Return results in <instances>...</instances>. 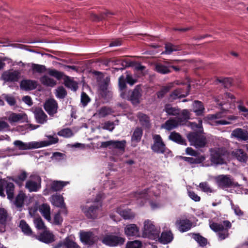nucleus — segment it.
Here are the masks:
<instances>
[{"mask_svg":"<svg viewBox=\"0 0 248 248\" xmlns=\"http://www.w3.org/2000/svg\"><path fill=\"white\" fill-rule=\"evenodd\" d=\"M190 125L193 132L187 135V138L190 142V145L196 148H202L207 143L206 139L202 133L203 131L202 125Z\"/></svg>","mask_w":248,"mask_h":248,"instance_id":"obj_1","label":"nucleus"},{"mask_svg":"<svg viewBox=\"0 0 248 248\" xmlns=\"http://www.w3.org/2000/svg\"><path fill=\"white\" fill-rule=\"evenodd\" d=\"M46 136L49 139L48 140L25 143L21 140H17L14 141V144L17 147L19 150H24L46 147L58 142L59 139L57 136L54 137L51 135H46Z\"/></svg>","mask_w":248,"mask_h":248,"instance_id":"obj_2","label":"nucleus"},{"mask_svg":"<svg viewBox=\"0 0 248 248\" xmlns=\"http://www.w3.org/2000/svg\"><path fill=\"white\" fill-rule=\"evenodd\" d=\"M209 226L216 233L218 240L222 241L229 237L228 230L231 228L232 224L228 220H225L221 223L210 221Z\"/></svg>","mask_w":248,"mask_h":248,"instance_id":"obj_3","label":"nucleus"},{"mask_svg":"<svg viewBox=\"0 0 248 248\" xmlns=\"http://www.w3.org/2000/svg\"><path fill=\"white\" fill-rule=\"evenodd\" d=\"M121 97L131 102L133 105H138L140 102L142 89L140 85H137L133 90L126 92H122Z\"/></svg>","mask_w":248,"mask_h":248,"instance_id":"obj_4","label":"nucleus"},{"mask_svg":"<svg viewBox=\"0 0 248 248\" xmlns=\"http://www.w3.org/2000/svg\"><path fill=\"white\" fill-rule=\"evenodd\" d=\"M159 229L155 226L153 221L147 219L144 222L142 235L144 237L155 239L159 237Z\"/></svg>","mask_w":248,"mask_h":248,"instance_id":"obj_5","label":"nucleus"},{"mask_svg":"<svg viewBox=\"0 0 248 248\" xmlns=\"http://www.w3.org/2000/svg\"><path fill=\"white\" fill-rule=\"evenodd\" d=\"M228 153L223 148H215L211 150V161L215 164H223L228 158Z\"/></svg>","mask_w":248,"mask_h":248,"instance_id":"obj_6","label":"nucleus"},{"mask_svg":"<svg viewBox=\"0 0 248 248\" xmlns=\"http://www.w3.org/2000/svg\"><path fill=\"white\" fill-rule=\"evenodd\" d=\"M101 198L102 194H99L97 195L94 201L95 202L98 203V205H93L90 207H87L86 206L82 207V211L88 218L94 219L98 217V214L100 211L99 208L101 206V204L99 202Z\"/></svg>","mask_w":248,"mask_h":248,"instance_id":"obj_7","label":"nucleus"},{"mask_svg":"<svg viewBox=\"0 0 248 248\" xmlns=\"http://www.w3.org/2000/svg\"><path fill=\"white\" fill-rule=\"evenodd\" d=\"M153 139L154 143L151 146V149L154 152L165 154L170 153V151L166 147V145L159 135H154Z\"/></svg>","mask_w":248,"mask_h":248,"instance_id":"obj_8","label":"nucleus"},{"mask_svg":"<svg viewBox=\"0 0 248 248\" xmlns=\"http://www.w3.org/2000/svg\"><path fill=\"white\" fill-rule=\"evenodd\" d=\"M178 113L174 118L169 119L164 124H179L181 123H186L190 119L191 114L186 109L181 110L180 108Z\"/></svg>","mask_w":248,"mask_h":248,"instance_id":"obj_9","label":"nucleus"},{"mask_svg":"<svg viewBox=\"0 0 248 248\" xmlns=\"http://www.w3.org/2000/svg\"><path fill=\"white\" fill-rule=\"evenodd\" d=\"M6 188L7 198L12 200L14 198L15 186L12 183L7 182L3 179L0 180V196L4 197V188Z\"/></svg>","mask_w":248,"mask_h":248,"instance_id":"obj_10","label":"nucleus"},{"mask_svg":"<svg viewBox=\"0 0 248 248\" xmlns=\"http://www.w3.org/2000/svg\"><path fill=\"white\" fill-rule=\"evenodd\" d=\"M41 178L37 175H31L26 182L25 187L31 192H36L41 188Z\"/></svg>","mask_w":248,"mask_h":248,"instance_id":"obj_11","label":"nucleus"},{"mask_svg":"<svg viewBox=\"0 0 248 248\" xmlns=\"http://www.w3.org/2000/svg\"><path fill=\"white\" fill-rule=\"evenodd\" d=\"M124 241V238L114 235H106L102 240L103 244L111 247L122 245Z\"/></svg>","mask_w":248,"mask_h":248,"instance_id":"obj_12","label":"nucleus"},{"mask_svg":"<svg viewBox=\"0 0 248 248\" xmlns=\"http://www.w3.org/2000/svg\"><path fill=\"white\" fill-rule=\"evenodd\" d=\"M80 239L85 245L92 246L98 240V236L93 232H80Z\"/></svg>","mask_w":248,"mask_h":248,"instance_id":"obj_13","label":"nucleus"},{"mask_svg":"<svg viewBox=\"0 0 248 248\" xmlns=\"http://www.w3.org/2000/svg\"><path fill=\"white\" fill-rule=\"evenodd\" d=\"M216 181L218 185L223 188L239 186L237 182H233L230 177L227 175L218 176L217 177Z\"/></svg>","mask_w":248,"mask_h":248,"instance_id":"obj_14","label":"nucleus"},{"mask_svg":"<svg viewBox=\"0 0 248 248\" xmlns=\"http://www.w3.org/2000/svg\"><path fill=\"white\" fill-rule=\"evenodd\" d=\"M10 123H28V116L24 113H15L11 112L6 119Z\"/></svg>","mask_w":248,"mask_h":248,"instance_id":"obj_15","label":"nucleus"},{"mask_svg":"<svg viewBox=\"0 0 248 248\" xmlns=\"http://www.w3.org/2000/svg\"><path fill=\"white\" fill-rule=\"evenodd\" d=\"M44 107L49 115L53 116L57 112L58 106L57 101L54 99H51L45 102Z\"/></svg>","mask_w":248,"mask_h":248,"instance_id":"obj_16","label":"nucleus"},{"mask_svg":"<svg viewBox=\"0 0 248 248\" xmlns=\"http://www.w3.org/2000/svg\"><path fill=\"white\" fill-rule=\"evenodd\" d=\"M36 239L46 244L50 243L54 241V235L49 231L45 229L44 231L38 235H35Z\"/></svg>","mask_w":248,"mask_h":248,"instance_id":"obj_17","label":"nucleus"},{"mask_svg":"<svg viewBox=\"0 0 248 248\" xmlns=\"http://www.w3.org/2000/svg\"><path fill=\"white\" fill-rule=\"evenodd\" d=\"M175 224L180 232H183L188 231L192 227V222L187 219H178L176 221Z\"/></svg>","mask_w":248,"mask_h":248,"instance_id":"obj_18","label":"nucleus"},{"mask_svg":"<svg viewBox=\"0 0 248 248\" xmlns=\"http://www.w3.org/2000/svg\"><path fill=\"white\" fill-rule=\"evenodd\" d=\"M37 82L31 79H23L20 83L21 89L24 91H31L35 89L37 87Z\"/></svg>","mask_w":248,"mask_h":248,"instance_id":"obj_19","label":"nucleus"},{"mask_svg":"<svg viewBox=\"0 0 248 248\" xmlns=\"http://www.w3.org/2000/svg\"><path fill=\"white\" fill-rule=\"evenodd\" d=\"M11 220V217L8 215L6 210L0 208V229L3 232V228L8 225Z\"/></svg>","mask_w":248,"mask_h":248,"instance_id":"obj_20","label":"nucleus"},{"mask_svg":"<svg viewBox=\"0 0 248 248\" xmlns=\"http://www.w3.org/2000/svg\"><path fill=\"white\" fill-rule=\"evenodd\" d=\"M139 228L135 224H127L124 228V234L127 236H139Z\"/></svg>","mask_w":248,"mask_h":248,"instance_id":"obj_21","label":"nucleus"},{"mask_svg":"<svg viewBox=\"0 0 248 248\" xmlns=\"http://www.w3.org/2000/svg\"><path fill=\"white\" fill-rule=\"evenodd\" d=\"M232 156L236 159L239 162L242 163H246L248 156L247 153L242 149H235L232 152Z\"/></svg>","mask_w":248,"mask_h":248,"instance_id":"obj_22","label":"nucleus"},{"mask_svg":"<svg viewBox=\"0 0 248 248\" xmlns=\"http://www.w3.org/2000/svg\"><path fill=\"white\" fill-rule=\"evenodd\" d=\"M33 113L37 123L43 124L46 122L47 116L41 108H35L34 109Z\"/></svg>","mask_w":248,"mask_h":248,"instance_id":"obj_23","label":"nucleus"},{"mask_svg":"<svg viewBox=\"0 0 248 248\" xmlns=\"http://www.w3.org/2000/svg\"><path fill=\"white\" fill-rule=\"evenodd\" d=\"M19 77V73L16 71L12 72L6 71L2 74V79L5 82H16Z\"/></svg>","mask_w":248,"mask_h":248,"instance_id":"obj_24","label":"nucleus"},{"mask_svg":"<svg viewBox=\"0 0 248 248\" xmlns=\"http://www.w3.org/2000/svg\"><path fill=\"white\" fill-rule=\"evenodd\" d=\"M224 98L225 99L230 98L232 100H233L235 99V97L233 94L230 93H226L223 94H220L215 98V101L217 105L221 107V109L222 110H227L228 108H225L223 107V106H224L226 102V101L224 100Z\"/></svg>","mask_w":248,"mask_h":248,"instance_id":"obj_25","label":"nucleus"},{"mask_svg":"<svg viewBox=\"0 0 248 248\" xmlns=\"http://www.w3.org/2000/svg\"><path fill=\"white\" fill-rule=\"evenodd\" d=\"M179 109L178 107H173L171 104L166 103L164 106L163 111L165 112L167 115L176 116L179 114Z\"/></svg>","mask_w":248,"mask_h":248,"instance_id":"obj_26","label":"nucleus"},{"mask_svg":"<svg viewBox=\"0 0 248 248\" xmlns=\"http://www.w3.org/2000/svg\"><path fill=\"white\" fill-rule=\"evenodd\" d=\"M114 13L108 12L105 11L100 13L99 16H98L94 14H91L90 16V18L94 21H99L102 20H106L108 19L109 17H110L112 15H113Z\"/></svg>","mask_w":248,"mask_h":248,"instance_id":"obj_27","label":"nucleus"},{"mask_svg":"<svg viewBox=\"0 0 248 248\" xmlns=\"http://www.w3.org/2000/svg\"><path fill=\"white\" fill-rule=\"evenodd\" d=\"M231 136L240 140H248V133L240 128L234 130L232 132Z\"/></svg>","mask_w":248,"mask_h":248,"instance_id":"obj_28","label":"nucleus"},{"mask_svg":"<svg viewBox=\"0 0 248 248\" xmlns=\"http://www.w3.org/2000/svg\"><path fill=\"white\" fill-rule=\"evenodd\" d=\"M39 210L42 216L48 221H50V208L47 204H42L39 206Z\"/></svg>","mask_w":248,"mask_h":248,"instance_id":"obj_29","label":"nucleus"},{"mask_svg":"<svg viewBox=\"0 0 248 248\" xmlns=\"http://www.w3.org/2000/svg\"><path fill=\"white\" fill-rule=\"evenodd\" d=\"M117 212L125 219H132L135 217V214L129 209H123L120 208L117 209Z\"/></svg>","mask_w":248,"mask_h":248,"instance_id":"obj_30","label":"nucleus"},{"mask_svg":"<svg viewBox=\"0 0 248 248\" xmlns=\"http://www.w3.org/2000/svg\"><path fill=\"white\" fill-rule=\"evenodd\" d=\"M155 70L162 74H167L171 72V70H170L169 69L168 61H165L164 64H157L155 66Z\"/></svg>","mask_w":248,"mask_h":248,"instance_id":"obj_31","label":"nucleus"},{"mask_svg":"<svg viewBox=\"0 0 248 248\" xmlns=\"http://www.w3.org/2000/svg\"><path fill=\"white\" fill-rule=\"evenodd\" d=\"M173 238L172 233L170 232H164L161 233L159 241L162 244H167L170 243Z\"/></svg>","mask_w":248,"mask_h":248,"instance_id":"obj_32","label":"nucleus"},{"mask_svg":"<svg viewBox=\"0 0 248 248\" xmlns=\"http://www.w3.org/2000/svg\"><path fill=\"white\" fill-rule=\"evenodd\" d=\"M38 125H19L16 127V130L21 134L24 135L29 131L37 128Z\"/></svg>","mask_w":248,"mask_h":248,"instance_id":"obj_33","label":"nucleus"},{"mask_svg":"<svg viewBox=\"0 0 248 248\" xmlns=\"http://www.w3.org/2000/svg\"><path fill=\"white\" fill-rule=\"evenodd\" d=\"M173 87V84L170 83L168 85L163 86L160 90L156 92V94L157 98L162 99L165 95L170 92Z\"/></svg>","mask_w":248,"mask_h":248,"instance_id":"obj_34","label":"nucleus"},{"mask_svg":"<svg viewBox=\"0 0 248 248\" xmlns=\"http://www.w3.org/2000/svg\"><path fill=\"white\" fill-rule=\"evenodd\" d=\"M52 204L57 207H62L64 206L63 197L60 195H54L50 198Z\"/></svg>","mask_w":248,"mask_h":248,"instance_id":"obj_35","label":"nucleus"},{"mask_svg":"<svg viewBox=\"0 0 248 248\" xmlns=\"http://www.w3.org/2000/svg\"><path fill=\"white\" fill-rule=\"evenodd\" d=\"M169 139L170 140H171L177 143H179V144H180L182 145H186V140L183 139L181 137V136L177 133L171 132L170 133V135L169 136Z\"/></svg>","mask_w":248,"mask_h":248,"instance_id":"obj_36","label":"nucleus"},{"mask_svg":"<svg viewBox=\"0 0 248 248\" xmlns=\"http://www.w3.org/2000/svg\"><path fill=\"white\" fill-rule=\"evenodd\" d=\"M204 108L203 103L200 101L196 100L193 103V111L198 116L201 115L204 112Z\"/></svg>","mask_w":248,"mask_h":248,"instance_id":"obj_37","label":"nucleus"},{"mask_svg":"<svg viewBox=\"0 0 248 248\" xmlns=\"http://www.w3.org/2000/svg\"><path fill=\"white\" fill-rule=\"evenodd\" d=\"M165 50L163 53L170 54L173 51H178L181 49L180 46L174 45L170 43H167L165 45Z\"/></svg>","mask_w":248,"mask_h":248,"instance_id":"obj_38","label":"nucleus"},{"mask_svg":"<svg viewBox=\"0 0 248 248\" xmlns=\"http://www.w3.org/2000/svg\"><path fill=\"white\" fill-rule=\"evenodd\" d=\"M40 81L41 83L46 86L53 87L56 82L53 78H49L46 75H44L40 78Z\"/></svg>","mask_w":248,"mask_h":248,"instance_id":"obj_39","label":"nucleus"},{"mask_svg":"<svg viewBox=\"0 0 248 248\" xmlns=\"http://www.w3.org/2000/svg\"><path fill=\"white\" fill-rule=\"evenodd\" d=\"M181 93V91L180 89L175 90L170 94L169 100L170 102H172L178 98H182L186 96V95L183 94Z\"/></svg>","mask_w":248,"mask_h":248,"instance_id":"obj_40","label":"nucleus"},{"mask_svg":"<svg viewBox=\"0 0 248 248\" xmlns=\"http://www.w3.org/2000/svg\"><path fill=\"white\" fill-rule=\"evenodd\" d=\"M126 141L125 140H113L112 143V149H116L124 152L125 150Z\"/></svg>","mask_w":248,"mask_h":248,"instance_id":"obj_41","label":"nucleus"},{"mask_svg":"<svg viewBox=\"0 0 248 248\" xmlns=\"http://www.w3.org/2000/svg\"><path fill=\"white\" fill-rule=\"evenodd\" d=\"M26 197V194L23 191H20L16 197L14 202L15 205L17 207H22L24 204V200Z\"/></svg>","mask_w":248,"mask_h":248,"instance_id":"obj_42","label":"nucleus"},{"mask_svg":"<svg viewBox=\"0 0 248 248\" xmlns=\"http://www.w3.org/2000/svg\"><path fill=\"white\" fill-rule=\"evenodd\" d=\"M192 237L201 247H204L207 244V239L201 235L199 233L193 234Z\"/></svg>","mask_w":248,"mask_h":248,"instance_id":"obj_43","label":"nucleus"},{"mask_svg":"<svg viewBox=\"0 0 248 248\" xmlns=\"http://www.w3.org/2000/svg\"><path fill=\"white\" fill-rule=\"evenodd\" d=\"M68 182L55 181L51 185V189L53 191L61 190L67 184Z\"/></svg>","mask_w":248,"mask_h":248,"instance_id":"obj_44","label":"nucleus"},{"mask_svg":"<svg viewBox=\"0 0 248 248\" xmlns=\"http://www.w3.org/2000/svg\"><path fill=\"white\" fill-rule=\"evenodd\" d=\"M19 227L25 234L27 235H31L32 233L31 229L25 220H21L20 221Z\"/></svg>","mask_w":248,"mask_h":248,"instance_id":"obj_45","label":"nucleus"},{"mask_svg":"<svg viewBox=\"0 0 248 248\" xmlns=\"http://www.w3.org/2000/svg\"><path fill=\"white\" fill-rule=\"evenodd\" d=\"M27 177V173L25 171H22L17 177L12 178V180L18 185L19 186L23 185L24 181Z\"/></svg>","mask_w":248,"mask_h":248,"instance_id":"obj_46","label":"nucleus"},{"mask_svg":"<svg viewBox=\"0 0 248 248\" xmlns=\"http://www.w3.org/2000/svg\"><path fill=\"white\" fill-rule=\"evenodd\" d=\"M64 85L74 91H76L78 88L77 83L71 80L69 77H66V78L64 80Z\"/></svg>","mask_w":248,"mask_h":248,"instance_id":"obj_47","label":"nucleus"},{"mask_svg":"<svg viewBox=\"0 0 248 248\" xmlns=\"http://www.w3.org/2000/svg\"><path fill=\"white\" fill-rule=\"evenodd\" d=\"M183 159L190 164H200L205 159V157L202 155H201L196 158L183 157Z\"/></svg>","mask_w":248,"mask_h":248,"instance_id":"obj_48","label":"nucleus"},{"mask_svg":"<svg viewBox=\"0 0 248 248\" xmlns=\"http://www.w3.org/2000/svg\"><path fill=\"white\" fill-rule=\"evenodd\" d=\"M200 189L207 194L213 193L214 190L209 186V184L206 182H203L200 183L199 186Z\"/></svg>","mask_w":248,"mask_h":248,"instance_id":"obj_49","label":"nucleus"},{"mask_svg":"<svg viewBox=\"0 0 248 248\" xmlns=\"http://www.w3.org/2000/svg\"><path fill=\"white\" fill-rule=\"evenodd\" d=\"M180 61L177 60H170L168 61V64L170 70H173L175 72H178L180 70V67L178 64L180 62Z\"/></svg>","mask_w":248,"mask_h":248,"instance_id":"obj_50","label":"nucleus"},{"mask_svg":"<svg viewBox=\"0 0 248 248\" xmlns=\"http://www.w3.org/2000/svg\"><path fill=\"white\" fill-rule=\"evenodd\" d=\"M137 116L140 124H149L150 117L148 115L141 112H139L137 113Z\"/></svg>","mask_w":248,"mask_h":248,"instance_id":"obj_51","label":"nucleus"},{"mask_svg":"<svg viewBox=\"0 0 248 248\" xmlns=\"http://www.w3.org/2000/svg\"><path fill=\"white\" fill-rule=\"evenodd\" d=\"M154 190H149V189H144V190L137 192L135 194V197L137 199L147 198L148 196H150L151 192H153Z\"/></svg>","mask_w":248,"mask_h":248,"instance_id":"obj_52","label":"nucleus"},{"mask_svg":"<svg viewBox=\"0 0 248 248\" xmlns=\"http://www.w3.org/2000/svg\"><path fill=\"white\" fill-rule=\"evenodd\" d=\"M64 245L66 248H79V247L71 238L66 237L64 240Z\"/></svg>","mask_w":248,"mask_h":248,"instance_id":"obj_53","label":"nucleus"},{"mask_svg":"<svg viewBox=\"0 0 248 248\" xmlns=\"http://www.w3.org/2000/svg\"><path fill=\"white\" fill-rule=\"evenodd\" d=\"M31 68L33 72L40 74L43 73L46 71V67L45 65L33 63Z\"/></svg>","mask_w":248,"mask_h":248,"instance_id":"obj_54","label":"nucleus"},{"mask_svg":"<svg viewBox=\"0 0 248 248\" xmlns=\"http://www.w3.org/2000/svg\"><path fill=\"white\" fill-rule=\"evenodd\" d=\"M111 109L106 106L102 107L98 111V114L99 117H105L111 113Z\"/></svg>","mask_w":248,"mask_h":248,"instance_id":"obj_55","label":"nucleus"},{"mask_svg":"<svg viewBox=\"0 0 248 248\" xmlns=\"http://www.w3.org/2000/svg\"><path fill=\"white\" fill-rule=\"evenodd\" d=\"M142 135V130L140 128L135 129L132 137V141L139 142L140 141Z\"/></svg>","mask_w":248,"mask_h":248,"instance_id":"obj_56","label":"nucleus"},{"mask_svg":"<svg viewBox=\"0 0 248 248\" xmlns=\"http://www.w3.org/2000/svg\"><path fill=\"white\" fill-rule=\"evenodd\" d=\"M33 222L35 227L38 230L46 229L44 223L40 217H36L34 218Z\"/></svg>","mask_w":248,"mask_h":248,"instance_id":"obj_57","label":"nucleus"},{"mask_svg":"<svg viewBox=\"0 0 248 248\" xmlns=\"http://www.w3.org/2000/svg\"><path fill=\"white\" fill-rule=\"evenodd\" d=\"M58 135L64 138H70L73 135V133L69 128L62 129L58 132Z\"/></svg>","mask_w":248,"mask_h":248,"instance_id":"obj_58","label":"nucleus"},{"mask_svg":"<svg viewBox=\"0 0 248 248\" xmlns=\"http://www.w3.org/2000/svg\"><path fill=\"white\" fill-rule=\"evenodd\" d=\"M126 81L124 76L123 75L120 76L119 78L118 84L121 93L126 92L125 91H124L126 88Z\"/></svg>","mask_w":248,"mask_h":248,"instance_id":"obj_59","label":"nucleus"},{"mask_svg":"<svg viewBox=\"0 0 248 248\" xmlns=\"http://www.w3.org/2000/svg\"><path fill=\"white\" fill-rule=\"evenodd\" d=\"M67 92L63 87H59L57 90L56 96L60 99H63L67 95Z\"/></svg>","mask_w":248,"mask_h":248,"instance_id":"obj_60","label":"nucleus"},{"mask_svg":"<svg viewBox=\"0 0 248 248\" xmlns=\"http://www.w3.org/2000/svg\"><path fill=\"white\" fill-rule=\"evenodd\" d=\"M48 74L50 76L56 78L58 80L61 79L63 76V73L62 72H59L55 69H49L48 70Z\"/></svg>","mask_w":248,"mask_h":248,"instance_id":"obj_61","label":"nucleus"},{"mask_svg":"<svg viewBox=\"0 0 248 248\" xmlns=\"http://www.w3.org/2000/svg\"><path fill=\"white\" fill-rule=\"evenodd\" d=\"M141 246V242L138 240L129 242L126 244V248H140Z\"/></svg>","mask_w":248,"mask_h":248,"instance_id":"obj_62","label":"nucleus"},{"mask_svg":"<svg viewBox=\"0 0 248 248\" xmlns=\"http://www.w3.org/2000/svg\"><path fill=\"white\" fill-rule=\"evenodd\" d=\"M91 101L89 96L85 92H82L81 95V103L85 107L88 103Z\"/></svg>","mask_w":248,"mask_h":248,"instance_id":"obj_63","label":"nucleus"},{"mask_svg":"<svg viewBox=\"0 0 248 248\" xmlns=\"http://www.w3.org/2000/svg\"><path fill=\"white\" fill-rule=\"evenodd\" d=\"M217 80L223 84L225 87H228L231 84V79L228 78H217Z\"/></svg>","mask_w":248,"mask_h":248,"instance_id":"obj_64","label":"nucleus"}]
</instances>
